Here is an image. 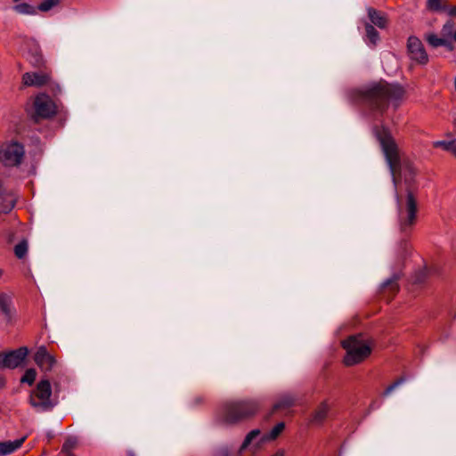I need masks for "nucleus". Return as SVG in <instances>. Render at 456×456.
Here are the masks:
<instances>
[{"label": "nucleus", "instance_id": "obj_33", "mask_svg": "<svg viewBox=\"0 0 456 456\" xmlns=\"http://www.w3.org/2000/svg\"><path fill=\"white\" fill-rule=\"evenodd\" d=\"M396 280H397V276H394L392 279H388V280H387L386 281H384V283H383V285H382V286H383L384 288H387V287H388V286H390V285H393V284H394V282H395Z\"/></svg>", "mask_w": 456, "mask_h": 456}, {"label": "nucleus", "instance_id": "obj_10", "mask_svg": "<svg viewBox=\"0 0 456 456\" xmlns=\"http://www.w3.org/2000/svg\"><path fill=\"white\" fill-rule=\"evenodd\" d=\"M35 113L37 117L47 118L56 113L54 102L45 94H38L34 102Z\"/></svg>", "mask_w": 456, "mask_h": 456}, {"label": "nucleus", "instance_id": "obj_17", "mask_svg": "<svg viewBox=\"0 0 456 456\" xmlns=\"http://www.w3.org/2000/svg\"><path fill=\"white\" fill-rule=\"evenodd\" d=\"M329 411L330 406L327 402H322L313 414L311 422L317 425L322 424L326 419Z\"/></svg>", "mask_w": 456, "mask_h": 456}, {"label": "nucleus", "instance_id": "obj_6", "mask_svg": "<svg viewBox=\"0 0 456 456\" xmlns=\"http://www.w3.org/2000/svg\"><path fill=\"white\" fill-rule=\"evenodd\" d=\"M52 387L49 380H41L29 395L30 405L38 412L52 411L55 403L51 399Z\"/></svg>", "mask_w": 456, "mask_h": 456}, {"label": "nucleus", "instance_id": "obj_32", "mask_svg": "<svg viewBox=\"0 0 456 456\" xmlns=\"http://www.w3.org/2000/svg\"><path fill=\"white\" fill-rule=\"evenodd\" d=\"M0 369H7L5 354H0Z\"/></svg>", "mask_w": 456, "mask_h": 456}, {"label": "nucleus", "instance_id": "obj_18", "mask_svg": "<svg viewBox=\"0 0 456 456\" xmlns=\"http://www.w3.org/2000/svg\"><path fill=\"white\" fill-rule=\"evenodd\" d=\"M368 15L370 21L377 27L384 28L387 26V18L381 12L368 8Z\"/></svg>", "mask_w": 456, "mask_h": 456}, {"label": "nucleus", "instance_id": "obj_8", "mask_svg": "<svg viewBox=\"0 0 456 456\" xmlns=\"http://www.w3.org/2000/svg\"><path fill=\"white\" fill-rule=\"evenodd\" d=\"M22 82L27 86L41 87L48 86L53 92L60 91L59 85L53 81L51 74L45 71L26 72L22 76Z\"/></svg>", "mask_w": 456, "mask_h": 456}, {"label": "nucleus", "instance_id": "obj_38", "mask_svg": "<svg viewBox=\"0 0 456 456\" xmlns=\"http://www.w3.org/2000/svg\"><path fill=\"white\" fill-rule=\"evenodd\" d=\"M408 169H409V173H410L411 175H413V174H414V171H413V169H412L411 167H408Z\"/></svg>", "mask_w": 456, "mask_h": 456}, {"label": "nucleus", "instance_id": "obj_9", "mask_svg": "<svg viewBox=\"0 0 456 456\" xmlns=\"http://www.w3.org/2000/svg\"><path fill=\"white\" fill-rule=\"evenodd\" d=\"M409 58L419 64L425 65L428 61V55L422 42L416 37H410L407 42Z\"/></svg>", "mask_w": 456, "mask_h": 456}, {"label": "nucleus", "instance_id": "obj_4", "mask_svg": "<svg viewBox=\"0 0 456 456\" xmlns=\"http://www.w3.org/2000/svg\"><path fill=\"white\" fill-rule=\"evenodd\" d=\"M374 134L380 143L393 177L394 184L396 186L395 172L399 165V152L397 145L387 128L377 127L374 129Z\"/></svg>", "mask_w": 456, "mask_h": 456}, {"label": "nucleus", "instance_id": "obj_20", "mask_svg": "<svg viewBox=\"0 0 456 456\" xmlns=\"http://www.w3.org/2000/svg\"><path fill=\"white\" fill-rule=\"evenodd\" d=\"M284 428L285 424L283 422H279L269 432L264 433L265 435V439L269 442L274 441L281 434Z\"/></svg>", "mask_w": 456, "mask_h": 456}, {"label": "nucleus", "instance_id": "obj_23", "mask_svg": "<svg viewBox=\"0 0 456 456\" xmlns=\"http://www.w3.org/2000/svg\"><path fill=\"white\" fill-rule=\"evenodd\" d=\"M426 40L433 47L443 46L447 45V39L443 37H438L436 34L430 33L426 35Z\"/></svg>", "mask_w": 456, "mask_h": 456}, {"label": "nucleus", "instance_id": "obj_26", "mask_svg": "<svg viewBox=\"0 0 456 456\" xmlns=\"http://www.w3.org/2000/svg\"><path fill=\"white\" fill-rule=\"evenodd\" d=\"M37 371L35 369H28L22 376L20 382L32 385L36 379Z\"/></svg>", "mask_w": 456, "mask_h": 456}, {"label": "nucleus", "instance_id": "obj_15", "mask_svg": "<svg viewBox=\"0 0 456 456\" xmlns=\"http://www.w3.org/2000/svg\"><path fill=\"white\" fill-rule=\"evenodd\" d=\"M12 11L20 15H37V7L27 2H19L15 4L12 6Z\"/></svg>", "mask_w": 456, "mask_h": 456}, {"label": "nucleus", "instance_id": "obj_24", "mask_svg": "<svg viewBox=\"0 0 456 456\" xmlns=\"http://www.w3.org/2000/svg\"><path fill=\"white\" fill-rule=\"evenodd\" d=\"M366 37L370 44L375 45L379 41V33L372 25L367 24L365 27Z\"/></svg>", "mask_w": 456, "mask_h": 456}, {"label": "nucleus", "instance_id": "obj_27", "mask_svg": "<svg viewBox=\"0 0 456 456\" xmlns=\"http://www.w3.org/2000/svg\"><path fill=\"white\" fill-rule=\"evenodd\" d=\"M77 440L76 437H69L63 444L61 452L68 453L70 450L76 447Z\"/></svg>", "mask_w": 456, "mask_h": 456}, {"label": "nucleus", "instance_id": "obj_35", "mask_svg": "<svg viewBox=\"0 0 456 456\" xmlns=\"http://www.w3.org/2000/svg\"><path fill=\"white\" fill-rule=\"evenodd\" d=\"M443 46L448 48L449 50H452V45L450 39H447V45H443Z\"/></svg>", "mask_w": 456, "mask_h": 456}, {"label": "nucleus", "instance_id": "obj_30", "mask_svg": "<svg viewBox=\"0 0 456 456\" xmlns=\"http://www.w3.org/2000/svg\"><path fill=\"white\" fill-rule=\"evenodd\" d=\"M405 379L403 378H401L395 381L392 385L387 387V389L384 392V395H389L396 387L402 385Z\"/></svg>", "mask_w": 456, "mask_h": 456}, {"label": "nucleus", "instance_id": "obj_19", "mask_svg": "<svg viewBox=\"0 0 456 456\" xmlns=\"http://www.w3.org/2000/svg\"><path fill=\"white\" fill-rule=\"evenodd\" d=\"M296 397L292 394L282 395L278 402L274 404L275 409H285L294 404Z\"/></svg>", "mask_w": 456, "mask_h": 456}, {"label": "nucleus", "instance_id": "obj_11", "mask_svg": "<svg viewBox=\"0 0 456 456\" xmlns=\"http://www.w3.org/2000/svg\"><path fill=\"white\" fill-rule=\"evenodd\" d=\"M0 314L6 325H13L17 322V311L12 297L5 294H0Z\"/></svg>", "mask_w": 456, "mask_h": 456}, {"label": "nucleus", "instance_id": "obj_25", "mask_svg": "<svg viewBox=\"0 0 456 456\" xmlns=\"http://www.w3.org/2000/svg\"><path fill=\"white\" fill-rule=\"evenodd\" d=\"M28 241L26 240H21L14 247V254L19 259H22L28 253Z\"/></svg>", "mask_w": 456, "mask_h": 456}, {"label": "nucleus", "instance_id": "obj_3", "mask_svg": "<svg viewBox=\"0 0 456 456\" xmlns=\"http://www.w3.org/2000/svg\"><path fill=\"white\" fill-rule=\"evenodd\" d=\"M397 205L398 224L402 232L411 228L416 220L417 198L411 190L405 196L395 195Z\"/></svg>", "mask_w": 456, "mask_h": 456}, {"label": "nucleus", "instance_id": "obj_14", "mask_svg": "<svg viewBox=\"0 0 456 456\" xmlns=\"http://www.w3.org/2000/svg\"><path fill=\"white\" fill-rule=\"evenodd\" d=\"M27 347H20L5 354L7 369H14L20 366L28 354Z\"/></svg>", "mask_w": 456, "mask_h": 456}, {"label": "nucleus", "instance_id": "obj_34", "mask_svg": "<svg viewBox=\"0 0 456 456\" xmlns=\"http://www.w3.org/2000/svg\"><path fill=\"white\" fill-rule=\"evenodd\" d=\"M41 63H42V57H41V55H38L36 57L34 64L36 66H39V65H41Z\"/></svg>", "mask_w": 456, "mask_h": 456}, {"label": "nucleus", "instance_id": "obj_40", "mask_svg": "<svg viewBox=\"0 0 456 456\" xmlns=\"http://www.w3.org/2000/svg\"><path fill=\"white\" fill-rule=\"evenodd\" d=\"M21 0H12L13 3L17 4L19 2H20Z\"/></svg>", "mask_w": 456, "mask_h": 456}, {"label": "nucleus", "instance_id": "obj_5", "mask_svg": "<svg viewBox=\"0 0 456 456\" xmlns=\"http://www.w3.org/2000/svg\"><path fill=\"white\" fill-rule=\"evenodd\" d=\"M258 410L256 401H238L225 403L223 412V421L227 424L239 422L254 415Z\"/></svg>", "mask_w": 456, "mask_h": 456}, {"label": "nucleus", "instance_id": "obj_21", "mask_svg": "<svg viewBox=\"0 0 456 456\" xmlns=\"http://www.w3.org/2000/svg\"><path fill=\"white\" fill-rule=\"evenodd\" d=\"M61 0H43L37 7V12H47L59 6Z\"/></svg>", "mask_w": 456, "mask_h": 456}, {"label": "nucleus", "instance_id": "obj_1", "mask_svg": "<svg viewBox=\"0 0 456 456\" xmlns=\"http://www.w3.org/2000/svg\"><path fill=\"white\" fill-rule=\"evenodd\" d=\"M404 94L405 91L400 85L379 83L368 89L363 94L362 99L372 108L383 112L389 102L397 106Z\"/></svg>", "mask_w": 456, "mask_h": 456}, {"label": "nucleus", "instance_id": "obj_16", "mask_svg": "<svg viewBox=\"0 0 456 456\" xmlns=\"http://www.w3.org/2000/svg\"><path fill=\"white\" fill-rule=\"evenodd\" d=\"M26 437L14 441L0 442V456H5L12 453L19 449L24 443Z\"/></svg>", "mask_w": 456, "mask_h": 456}, {"label": "nucleus", "instance_id": "obj_22", "mask_svg": "<svg viewBox=\"0 0 456 456\" xmlns=\"http://www.w3.org/2000/svg\"><path fill=\"white\" fill-rule=\"evenodd\" d=\"M442 37L446 39H453L456 37V30L452 21H447L442 28Z\"/></svg>", "mask_w": 456, "mask_h": 456}, {"label": "nucleus", "instance_id": "obj_7", "mask_svg": "<svg viewBox=\"0 0 456 456\" xmlns=\"http://www.w3.org/2000/svg\"><path fill=\"white\" fill-rule=\"evenodd\" d=\"M24 156V146L17 141L4 142L0 147V162L5 167L20 166Z\"/></svg>", "mask_w": 456, "mask_h": 456}, {"label": "nucleus", "instance_id": "obj_28", "mask_svg": "<svg viewBox=\"0 0 456 456\" xmlns=\"http://www.w3.org/2000/svg\"><path fill=\"white\" fill-rule=\"evenodd\" d=\"M452 144H453V140L452 141H437V142H434L435 147L442 148L443 150H444L446 151H450V152L452 151Z\"/></svg>", "mask_w": 456, "mask_h": 456}, {"label": "nucleus", "instance_id": "obj_2", "mask_svg": "<svg viewBox=\"0 0 456 456\" xmlns=\"http://www.w3.org/2000/svg\"><path fill=\"white\" fill-rule=\"evenodd\" d=\"M342 346L346 350L344 363L346 366H353L363 362L370 356L373 342L359 334L344 340Z\"/></svg>", "mask_w": 456, "mask_h": 456}, {"label": "nucleus", "instance_id": "obj_36", "mask_svg": "<svg viewBox=\"0 0 456 456\" xmlns=\"http://www.w3.org/2000/svg\"><path fill=\"white\" fill-rule=\"evenodd\" d=\"M456 157V141L453 140V144L451 151Z\"/></svg>", "mask_w": 456, "mask_h": 456}, {"label": "nucleus", "instance_id": "obj_29", "mask_svg": "<svg viewBox=\"0 0 456 456\" xmlns=\"http://www.w3.org/2000/svg\"><path fill=\"white\" fill-rule=\"evenodd\" d=\"M428 8L431 11L443 10L442 0H428Z\"/></svg>", "mask_w": 456, "mask_h": 456}, {"label": "nucleus", "instance_id": "obj_13", "mask_svg": "<svg viewBox=\"0 0 456 456\" xmlns=\"http://www.w3.org/2000/svg\"><path fill=\"white\" fill-rule=\"evenodd\" d=\"M34 361L44 371L52 370L56 364L55 357L47 351L45 346H41L37 348L34 355Z\"/></svg>", "mask_w": 456, "mask_h": 456}, {"label": "nucleus", "instance_id": "obj_39", "mask_svg": "<svg viewBox=\"0 0 456 456\" xmlns=\"http://www.w3.org/2000/svg\"><path fill=\"white\" fill-rule=\"evenodd\" d=\"M227 452H220V456H226Z\"/></svg>", "mask_w": 456, "mask_h": 456}, {"label": "nucleus", "instance_id": "obj_31", "mask_svg": "<svg viewBox=\"0 0 456 456\" xmlns=\"http://www.w3.org/2000/svg\"><path fill=\"white\" fill-rule=\"evenodd\" d=\"M15 202L10 201L8 203H1L0 204V213L7 214L14 208Z\"/></svg>", "mask_w": 456, "mask_h": 456}, {"label": "nucleus", "instance_id": "obj_12", "mask_svg": "<svg viewBox=\"0 0 456 456\" xmlns=\"http://www.w3.org/2000/svg\"><path fill=\"white\" fill-rule=\"evenodd\" d=\"M266 443L269 441L265 439V435L260 429H254L246 436L240 450L248 449L256 453Z\"/></svg>", "mask_w": 456, "mask_h": 456}, {"label": "nucleus", "instance_id": "obj_37", "mask_svg": "<svg viewBox=\"0 0 456 456\" xmlns=\"http://www.w3.org/2000/svg\"><path fill=\"white\" fill-rule=\"evenodd\" d=\"M450 15H455L456 14V8H452L449 12Z\"/></svg>", "mask_w": 456, "mask_h": 456}]
</instances>
